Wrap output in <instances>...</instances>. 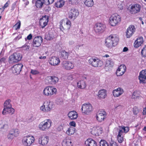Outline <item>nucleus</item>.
Returning <instances> with one entry per match:
<instances>
[{"label": "nucleus", "instance_id": "nucleus-1", "mask_svg": "<svg viewBox=\"0 0 146 146\" xmlns=\"http://www.w3.org/2000/svg\"><path fill=\"white\" fill-rule=\"evenodd\" d=\"M119 41V38L116 35H111L107 37L105 40L106 46L111 48L116 46Z\"/></svg>", "mask_w": 146, "mask_h": 146}, {"label": "nucleus", "instance_id": "nucleus-2", "mask_svg": "<svg viewBox=\"0 0 146 146\" xmlns=\"http://www.w3.org/2000/svg\"><path fill=\"white\" fill-rule=\"evenodd\" d=\"M54 105L53 103L50 101L44 102L43 104L40 108V110L44 112H50L54 108Z\"/></svg>", "mask_w": 146, "mask_h": 146}, {"label": "nucleus", "instance_id": "nucleus-3", "mask_svg": "<svg viewBox=\"0 0 146 146\" xmlns=\"http://www.w3.org/2000/svg\"><path fill=\"white\" fill-rule=\"evenodd\" d=\"M121 21V17L117 14L112 15L109 17L108 22L112 26L115 27L119 25Z\"/></svg>", "mask_w": 146, "mask_h": 146}, {"label": "nucleus", "instance_id": "nucleus-4", "mask_svg": "<svg viewBox=\"0 0 146 146\" xmlns=\"http://www.w3.org/2000/svg\"><path fill=\"white\" fill-rule=\"evenodd\" d=\"M56 88L53 86H48L45 87L43 91L44 95L46 96H51L56 94Z\"/></svg>", "mask_w": 146, "mask_h": 146}, {"label": "nucleus", "instance_id": "nucleus-5", "mask_svg": "<svg viewBox=\"0 0 146 146\" xmlns=\"http://www.w3.org/2000/svg\"><path fill=\"white\" fill-rule=\"evenodd\" d=\"M52 121L49 119H47L41 122L38 125L39 129L42 131L48 130L51 126Z\"/></svg>", "mask_w": 146, "mask_h": 146}, {"label": "nucleus", "instance_id": "nucleus-6", "mask_svg": "<svg viewBox=\"0 0 146 146\" xmlns=\"http://www.w3.org/2000/svg\"><path fill=\"white\" fill-rule=\"evenodd\" d=\"M22 57L20 53L15 52L9 56V61L10 63L17 62L21 60Z\"/></svg>", "mask_w": 146, "mask_h": 146}, {"label": "nucleus", "instance_id": "nucleus-7", "mask_svg": "<svg viewBox=\"0 0 146 146\" xmlns=\"http://www.w3.org/2000/svg\"><path fill=\"white\" fill-rule=\"evenodd\" d=\"M71 23L68 19L62 20L60 23V28L61 30L69 29L71 27Z\"/></svg>", "mask_w": 146, "mask_h": 146}, {"label": "nucleus", "instance_id": "nucleus-8", "mask_svg": "<svg viewBox=\"0 0 146 146\" xmlns=\"http://www.w3.org/2000/svg\"><path fill=\"white\" fill-rule=\"evenodd\" d=\"M34 137L32 136H28L24 137L23 139V144L25 146H30L34 142Z\"/></svg>", "mask_w": 146, "mask_h": 146}, {"label": "nucleus", "instance_id": "nucleus-9", "mask_svg": "<svg viewBox=\"0 0 146 146\" xmlns=\"http://www.w3.org/2000/svg\"><path fill=\"white\" fill-rule=\"evenodd\" d=\"M92 110V106L89 103L83 104L82 106L81 110L82 113L85 114H88Z\"/></svg>", "mask_w": 146, "mask_h": 146}, {"label": "nucleus", "instance_id": "nucleus-10", "mask_svg": "<svg viewBox=\"0 0 146 146\" xmlns=\"http://www.w3.org/2000/svg\"><path fill=\"white\" fill-rule=\"evenodd\" d=\"M89 63L92 66L97 67H100L102 65V62L98 59L91 58L88 60Z\"/></svg>", "mask_w": 146, "mask_h": 146}, {"label": "nucleus", "instance_id": "nucleus-11", "mask_svg": "<svg viewBox=\"0 0 146 146\" xmlns=\"http://www.w3.org/2000/svg\"><path fill=\"white\" fill-rule=\"evenodd\" d=\"M94 30L96 33L100 34L103 32L105 30V26L102 23H96L94 27Z\"/></svg>", "mask_w": 146, "mask_h": 146}, {"label": "nucleus", "instance_id": "nucleus-12", "mask_svg": "<svg viewBox=\"0 0 146 146\" xmlns=\"http://www.w3.org/2000/svg\"><path fill=\"white\" fill-rule=\"evenodd\" d=\"M91 132L94 135L99 136L102 133V129L100 126H95L92 128Z\"/></svg>", "mask_w": 146, "mask_h": 146}, {"label": "nucleus", "instance_id": "nucleus-13", "mask_svg": "<svg viewBox=\"0 0 146 146\" xmlns=\"http://www.w3.org/2000/svg\"><path fill=\"white\" fill-rule=\"evenodd\" d=\"M135 28L133 25H130L127 28L125 36L127 38H129L134 33L135 31Z\"/></svg>", "mask_w": 146, "mask_h": 146}, {"label": "nucleus", "instance_id": "nucleus-14", "mask_svg": "<svg viewBox=\"0 0 146 146\" xmlns=\"http://www.w3.org/2000/svg\"><path fill=\"white\" fill-rule=\"evenodd\" d=\"M106 115V113L104 111H99L97 112L96 114V119L99 122H102L104 121Z\"/></svg>", "mask_w": 146, "mask_h": 146}, {"label": "nucleus", "instance_id": "nucleus-15", "mask_svg": "<svg viewBox=\"0 0 146 146\" xmlns=\"http://www.w3.org/2000/svg\"><path fill=\"white\" fill-rule=\"evenodd\" d=\"M79 14V12L77 10L72 9L68 13V17L70 19H74Z\"/></svg>", "mask_w": 146, "mask_h": 146}, {"label": "nucleus", "instance_id": "nucleus-16", "mask_svg": "<svg viewBox=\"0 0 146 146\" xmlns=\"http://www.w3.org/2000/svg\"><path fill=\"white\" fill-rule=\"evenodd\" d=\"M43 39L40 36L35 37L34 38L33 41V46L35 47L39 46L42 43Z\"/></svg>", "mask_w": 146, "mask_h": 146}, {"label": "nucleus", "instance_id": "nucleus-17", "mask_svg": "<svg viewBox=\"0 0 146 146\" xmlns=\"http://www.w3.org/2000/svg\"><path fill=\"white\" fill-rule=\"evenodd\" d=\"M140 83H145L146 82V69L141 71L139 76Z\"/></svg>", "mask_w": 146, "mask_h": 146}, {"label": "nucleus", "instance_id": "nucleus-18", "mask_svg": "<svg viewBox=\"0 0 146 146\" xmlns=\"http://www.w3.org/2000/svg\"><path fill=\"white\" fill-rule=\"evenodd\" d=\"M141 5L139 4H134L132 5L130 9V11L132 13H136L140 11Z\"/></svg>", "mask_w": 146, "mask_h": 146}, {"label": "nucleus", "instance_id": "nucleus-19", "mask_svg": "<svg viewBox=\"0 0 146 146\" xmlns=\"http://www.w3.org/2000/svg\"><path fill=\"white\" fill-rule=\"evenodd\" d=\"M23 65L21 64H16L12 67L13 72L14 74H18L20 73Z\"/></svg>", "mask_w": 146, "mask_h": 146}, {"label": "nucleus", "instance_id": "nucleus-20", "mask_svg": "<svg viewBox=\"0 0 146 146\" xmlns=\"http://www.w3.org/2000/svg\"><path fill=\"white\" fill-rule=\"evenodd\" d=\"M48 19V17L46 15L42 17V18L40 19V25L42 28H44L47 25Z\"/></svg>", "mask_w": 146, "mask_h": 146}, {"label": "nucleus", "instance_id": "nucleus-21", "mask_svg": "<svg viewBox=\"0 0 146 146\" xmlns=\"http://www.w3.org/2000/svg\"><path fill=\"white\" fill-rule=\"evenodd\" d=\"M48 137L43 135L41 136L39 138L38 143L39 144L42 145H45L48 143Z\"/></svg>", "mask_w": 146, "mask_h": 146}, {"label": "nucleus", "instance_id": "nucleus-22", "mask_svg": "<svg viewBox=\"0 0 146 146\" xmlns=\"http://www.w3.org/2000/svg\"><path fill=\"white\" fill-rule=\"evenodd\" d=\"M62 66L64 69L68 70L73 69L74 65L71 62L65 61L63 62L62 63Z\"/></svg>", "mask_w": 146, "mask_h": 146}, {"label": "nucleus", "instance_id": "nucleus-23", "mask_svg": "<svg viewBox=\"0 0 146 146\" xmlns=\"http://www.w3.org/2000/svg\"><path fill=\"white\" fill-rule=\"evenodd\" d=\"M126 70V67L124 65H120L117 70L116 74L117 76H121L124 73Z\"/></svg>", "mask_w": 146, "mask_h": 146}, {"label": "nucleus", "instance_id": "nucleus-24", "mask_svg": "<svg viewBox=\"0 0 146 146\" xmlns=\"http://www.w3.org/2000/svg\"><path fill=\"white\" fill-rule=\"evenodd\" d=\"M60 62L59 58L55 56L51 57L49 60L50 64L53 66L58 65L59 64Z\"/></svg>", "mask_w": 146, "mask_h": 146}, {"label": "nucleus", "instance_id": "nucleus-25", "mask_svg": "<svg viewBox=\"0 0 146 146\" xmlns=\"http://www.w3.org/2000/svg\"><path fill=\"white\" fill-rule=\"evenodd\" d=\"M144 42L143 38L142 37H138L134 43V46L135 48H138L142 45Z\"/></svg>", "mask_w": 146, "mask_h": 146}, {"label": "nucleus", "instance_id": "nucleus-26", "mask_svg": "<svg viewBox=\"0 0 146 146\" xmlns=\"http://www.w3.org/2000/svg\"><path fill=\"white\" fill-rule=\"evenodd\" d=\"M68 115L69 118L71 120L76 119L78 117V113L74 110L69 111Z\"/></svg>", "mask_w": 146, "mask_h": 146}, {"label": "nucleus", "instance_id": "nucleus-27", "mask_svg": "<svg viewBox=\"0 0 146 146\" xmlns=\"http://www.w3.org/2000/svg\"><path fill=\"white\" fill-rule=\"evenodd\" d=\"M15 111V110L12 108V107H11L4 108L2 113L4 115H6L7 113H9L12 115L14 113Z\"/></svg>", "mask_w": 146, "mask_h": 146}, {"label": "nucleus", "instance_id": "nucleus-28", "mask_svg": "<svg viewBox=\"0 0 146 146\" xmlns=\"http://www.w3.org/2000/svg\"><path fill=\"white\" fill-rule=\"evenodd\" d=\"M129 127H125L123 125L119 126L117 129L118 132L123 134V133H126L129 130Z\"/></svg>", "mask_w": 146, "mask_h": 146}, {"label": "nucleus", "instance_id": "nucleus-29", "mask_svg": "<svg viewBox=\"0 0 146 146\" xmlns=\"http://www.w3.org/2000/svg\"><path fill=\"white\" fill-rule=\"evenodd\" d=\"M123 90L120 88H118L113 91V95L114 97H118L121 96L123 92Z\"/></svg>", "mask_w": 146, "mask_h": 146}, {"label": "nucleus", "instance_id": "nucleus-30", "mask_svg": "<svg viewBox=\"0 0 146 146\" xmlns=\"http://www.w3.org/2000/svg\"><path fill=\"white\" fill-rule=\"evenodd\" d=\"M85 144L86 146H97L96 141L91 139H87L85 141Z\"/></svg>", "mask_w": 146, "mask_h": 146}, {"label": "nucleus", "instance_id": "nucleus-31", "mask_svg": "<svg viewBox=\"0 0 146 146\" xmlns=\"http://www.w3.org/2000/svg\"><path fill=\"white\" fill-rule=\"evenodd\" d=\"M98 97L101 99H104L106 96V91L105 89L100 90L98 94Z\"/></svg>", "mask_w": 146, "mask_h": 146}, {"label": "nucleus", "instance_id": "nucleus-32", "mask_svg": "<svg viewBox=\"0 0 146 146\" xmlns=\"http://www.w3.org/2000/svg\"><path fill=\"white\" fill-rule=\"evenodd\" d=\"M77 85L78 87L81 89L85 88L86 85L85 82L83 80L79 81L78 82Z\"/></svg>", "mask_w": 146, "mask_h": 146}, {"label": "nucleus", "instance_id": "nucleus-33", "mask_svg": "<svg viewBox=\"0 0 146 146\" xmlns=\"http://www.w3.org/2000/svg\"><path fill=\"white\" fill-rule=\"evenodd\" d=\"M62 145V146H72L71 141L69 139H64Z\"/></svg>", "mask_w": 146, "mask_h": 146}, {"label": "nucleus", "instance_id": "nucleus-34", "mask_svg": "<svg viewBox=\"0 0 146 146\" xmlns=\"http://www.w3.org/2000/svg\"><path fill=\"white\" fill-rule=\"evenodd\" d=\"M83 2L85 6L88 7H92L94 4L93 0H84Z\"/></svg>", "mask_w": 146, "mask_h": 146}, {"label": "nucleus", "instance_id": "nucleus-35", "mask_svg": "<svg viewBox=\"0 0 146 146\" xmlns=\"http://www.w3.org/2000/svg\"><path fill=\"white\" fill-rule=\"evenodd\" d=\"M49 79L50 81L51 84H56L58 81V78L54 76H50L49 77Z\"/></svg>", "mask_w": 146, "mask_h": 146}, {"label": "nucleus", "instance_id": "nucleus-36", "mask_svg": "<svg viewBox=\"0 0 146 146\" xmlns=\"http://www.w3.org/2000/svg\"><path fill=\"white\" fill-rule=\"evenodd\" d=\"M76 129L73 127H70L67 130L66 133L69 135L73 134L76 132Z\"/></svg>", "mask_w": 146, "mask_h": 146}, {"label": "nucleus", "instance_id": "nucleus-37", "mask_svg": "<svg viewBox=\"0 0 146 146\" xmlns=\"http://www.w3.org/2000/svg\"><path fill=\"white\" fill-rule=\"evenodd\" d=\"M44 3V0H37L36 2V6L38 8H41Z\"/></svg>", "mask_w": 146, "mask_h": 146}, {"label": "nucleus", "instance_id": "nucleus-38", "mask_svg": "<svg viewBox=\"0 0 146 146\" xmlns=\"http://www.w3.org/2000/svg\"><path fill=\"white\" fill-rule=\"evenodd\" d=\"M117 140L119 143H122L123 141V134L118 132Z\"/></svg>", "mask_w": 146, "mask_h": 146}, {"label": "nucleus", "instance_id": "nucleus-39", "mask_svg": "<svg viewBox=\"0 0 146 146\" xmlns=\"http://www.w3.org/2000/svg\"><path fill=\"white\" fill-rule=\"evenodd\" d=\"M60 53L62 57L63 58L66 59L68 58L69 55V53L68 52L64 50H62L61 51Z\"/></svg>", "mask_w": 146, "mask_h": 146}, {"label": "nucleus", "instance_id": "nucleus-40", "mask_svg": "<svg viewBox=\"0 0 146 146\" xmlns=\"http://www.w3.org/2000/svg\"><path fill=\"white\" fill-rule=\"evenodd\" d=\"M55 102L58 105H62L63 104V101L62 98L58 97L56 99Z\"/></svg>", "mask_w": 146, "mask_h": 146}, {"label": "nucleus", "instance_id": "nucleus-41", "mask_svg": "<svg viewBox=\"0 0 146 146\" xmlns=\"http://www.w3.org/2000/svg\"><path fill=\"white\" fill-rule=\"evenodd\" d=\"M9 132L15 137L17 136L19 133V130L17 129H12Z\"/></svg>", "mask_w": 146, "mask_h": 146}, {"label": "nucleus", "instance_id": "nucleus-42", "mask_svg": "<svg viewBox=\"0 0 146 146\" xmlns=\"http://www.w3.org/2000/svg\"><path fill=\"white\" fill-rule=\"evenodd\" d=\"M11 101V100L9 99L6 101L4 104V108L12 107V105L10 104Z\"/></svg>", "mask_w": 146, "mask_h": 146}, {"label": "nucleus", "instance_id": "nucleus-43", "mask_svg": "<svg viewBox=\"0 0 146 146\" xmlns=\"http://www.w3.org/2000/svg\"><path fill=\"white\" fill-rule=\"evenodd\" d=\"M113 64V63L111 59H109L106 61V67H111Z\"/></svg>", "mask_w": 146, "mask_h": 146}, {"label": "nucleus", "instance_id": "nucleus-44", "mask_svg": "<svg viewBox=\"0 0 146 146\" xmlns=\"http://www.w3.org/2000/svg\"><path fill=\"white\" fill-rule=\"evenodd\" d=\"M54 38V35L50 32H49L47 35L46 38L47 40H51Z\"/></svg>", "mask_w": 146, "mask_h": 146}, {"label": "nucleus", "instance_id": "nucleus-45", "mask_svg": "<svg viewBox=\"0 0 146 146\" xmlns=\"http://www.w3.org/2000/svg\"><path fill=\"white\" fill-rule=\"evenodd\" d=\"M100 143V146H109L107 142L104 140H101Z\"/></svg>", "mask_w": 146, "mask_h": 146}, {"label": "nucleus", "instance_id": "nucleus-46", "mask_svg": "<svg viewBox=\"0 0 146 146\" xmlns=\"http://www.w3.org/2000/svg\"><path fill=\"white\" fill-rule=\"evenodd\" d=\"M64 4V2L63 0L60 1L56 3V6L60 8L62 7Z\"/></svg>", "mask_w": 146, "mask_h": 146}, {"label": "nucleus", "instance_id": "nucleus-47", "mask_svg": "<svg viewBox=\"0 0 146 146\" xmlns=\"http://www.w3.org/2000/svg\"><path fill=\"white\" fill-rule=\"evenodd\" d=\"M141 54L144 57H146V46H144L142 49Z\"/></svg>", "mask_w": 146, "mask_h": 146}, {"label": "nucleus", "instance_id": "nucleus-48", "mask_svg": "<svg viewBox=\"0 0 146 146\" xmlns=\"http://www.w3.org/2000/svg\"><path fill=\"white\" fill-rule=\"evenodd\" d=\"M20 26L21 22L20 21H19L14 26V27L15 28V30H17L20 29Z\"/></svg>", "mask_w": 146, "mask_h": 146}, {"label": "nucleus", "instance_id": "nucleus-49", "mask_svg": "<svg viewBox=\"0 0 146 146\" xmlns=\"http://www.w3.org/2000/svg\"><path fill=\"white\" fill-rule=\"evenodd\" d=\"M75 74H70L67 78V79L69 81L72 80L75 78Z\"/></svg>", "mask_w": 146, "mask_h": 146}, {"label": "nucleus", "instance_id": "nucleus-50", "mask_svg": "<svg viewBox=\"0 0 146 146\" xmlns=\"http://www.w3.org/2000/svg\"><path fill=\"white\" fill-rule=\"evenodd\" d=\"M54 1V0H44V3L46 5H48L52 4Z\"/></svg>", "mask_w": 146, "mask_h": 146}, {"label": "nucleus", "instance_id": "nucleus-51", "mask_svg": "<svg viewBox=\"0 0 146 146\" xmlns=\"http://www.w3.org/2000/svg\"><path fill=\"white\" fill-rule=\"evenodd\" d=\"M31 73L33 75H35L39 73V72L37 70H33L31 69Z\"/></svg>", "mask_w": 146, "mask_h": 146}, {"label": "nucleus", "instance_id": "nucleus-52", "mask_svg": "<svg viewBox=\"0 0 146 146\" xmlns=\"http://www.w3.org/2000/svg\"><path fill=\"white\" fill-rule=\"evenodd\" d=\"M15 136H14L10 132L7 135V138L9 139H12Z\"/></svg>", "mask_w": 146, "mask_h": 146}, {"label": "nucleus", "instance_id": "nucleus-53", "mask_svg": "<svg viewBox=\"0 0 146 146\" xmlns=\"http://www.w3.org/2000/svg\"><path fill=\"white\" fill-rule=\"evenodd\" d=\"M78 0H68V1L70 4H74L77 2Z\"/></svg>", "mask_w": 146, "mask_h": 146}, {"label": "nucleus", "instance_id": "nucleus-54", "mask_svg": "<svg viewBox=\"0 0 146 146\" xmlns=\"http://www.w3.org/2000/svg\"><path fill=\"white\" fill-rule=\"evenodd\" d=\"M9 2V1H8L2 7V11H4V9L7 7L8 6Z\"/></svg>", "mask_w": 146, "mask_h": 146}, {"label": "nucleus", "instance_id": "nucleus-55", "mask_svg": "<svg viewBox=\"0 0 146 146\" xmlns=\"http://www.w3.org/2000/svg\"><path fill=\"white\" fill-rule=\"evenodd\" d=\"M138 96L137 94V92H134L133 93L132 97L133 98L135 99Z\"/></svg>", "mask_w": 146, "mask_h": 146}, {"label": "nucleus", "instance_id": "nucleus-56", "mask_svg": "<svg viewBox=\"0 0 146 146\" xmlns=\"http://www.w3.org/2000/svg\"><path fill=\"white\" fill-rule=\"evenodd\" d=\"M69 125L70 126L74 127H75L76 126V123L75 122L73 121L70 122L69 123Z\"/></svg>", "mask_w": 146, "mask_h": 146}, {"label": "nucleus", "instance_id": "nucleus-57", "mask_svg": "<svg viewBox=\"0 0 146 146\" xmlns=\"http://www.w3.org/2000/svg\"><path fill=\"white\" fill-rule=\"evenodd\" d=\"M32 35L31 34H29L27 37V39L29 40H30L32 39Z\"/></svg>", "mask_w": 146, "mask_h": 146}, {"label": "nucleus", "instance_id": "nucleus-58", "mask_svg": "<svg viewBox=\"0 0 146 146\" xmlns=\"http://www.w3.org/2000/svg\"><path fill=\"white\" fill-rule=\"evenodd\" d=\"M74 41L73 40H70L69 42V44L70 45H72L74 44Z\"/></svg>", "mask_w": 146, "mask_h": 146}, {"label": "nucleus", "instance_id": "nucleus-59", "mask_svg": "<svg viewBox=\"0 0 146 146\" xmlns=\"http://www.w3.org/2000/svg\"><path fill=\"white\" fill-rule=\"evenodd\" d=\"M128 48L127 47H125L123 49V52H126L127 51H128Z\"/></svg>", "mask_w": 146, "mask_h": 146}, {"label": "nucleus", "instance_id": "nucleus-60", "mask_svg": "<svg viewBox=\"0 0 146 146\" xmlns=\"http://www.w3.org/2000/svg\"><path fill=\"white\" fill-rule=\"evenodd\" d=\"M110 146H117V145L115 142H114L111 144Z\"/></svg>", "mask_w": 146, "mask_h": 146}, {"label": "nucleus", "instance_id": "nucleus-61", "mask_svg": "<svg viewBox=\"0 0 146 146\" xmlns=\"http://www.w3.org/2000/svg\"><path fill=\"white\" fill-rule=\"evenodd\" d=\"M5 60V59L4 58H2L0 60V63L2 62H4Z\"/></svg>", "mask_w": 146, "mask_h": 146}, {"label": "nucleus", "instance_id": "nucleus-62", "mask_svg": "<svg viewBox=\"0 0 146 146\" xmlns=\"http://www.w3.org/2000/svg\"><path fill=\"white\" fill-rule=\"evenodd\" d=\"M143 113V114H146V107L144 108Z\"/></svg>", "mask_w": 146, "mask_h": 146}, {"label": "nucleus", "instance_id": "nucleus-63", "mask_svg": "<svg viewBox=\"0 0 146 146\" xmlns=\"http://www.w3.org/2000/svg\"><path fill=\"white\" fill-rule=\"evenodd\" d=\"M46 58V56H40L39 57V58L40 59H45Z\"/></svg>", "mask_w": 146, "mask_h": 146}, {"label": "nucleus", "instance_id": "nucleus-64", "mask_svg": "<svg viewBox=\"0 0 146 146\" xmlns=\"http://www.w3.org/2000/svg\"><path fill=\"white\" fill-rule=\"evenodd\" d=\"M104 57L106 58H108L109 57V56L108 54H106L104 56Z\"/></svg>", "mask_w": 146, "mask_h": 146}]
</instances>
